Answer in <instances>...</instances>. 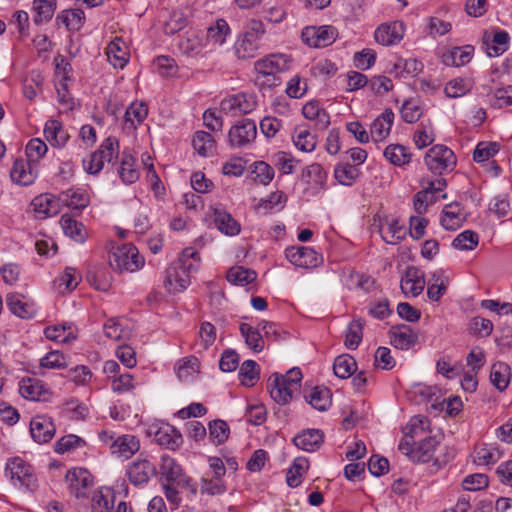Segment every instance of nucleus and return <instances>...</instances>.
Listing matches in <instances>:
<instances>
[{"mask_svg":"<svg viewBox=\"0 0 512 512\" xmlns=\"http://www.w3.org/2000/svg\"><path fill=\"white\" fill-rule=\"evenodd\" d=\"M334 175L340 184L349 186L359 177L360 170L356 165L343 164L335 167Z\"/></svg>","mask_w":512,"mask_h":512,"instance_id":"nucleus-48","label":"nucleus"},{"mask_svg":"<svg viewBox=\"0 0 512 512\" xmlns=\"http://www.w3.org/2000/svg\"><path fill=\"white\" fill-rule=\"evenodd\" d=\"M363 322L360 319L353 320L349 326L345 338V346L349 350H355L359 346L363 337Z\"/></svg>","mask_w":512,"mask_h":512,"instance_id":"nucleus-51","label":"nucleus"},{"mask_svg":"<svg viewBox=\"0 0 512 512\" xmlns=\"http://www.w3.org/2000/svg\"><path fill=\"white\" fill-rule=\"evenodd\" d=\"M439 443L435 437H427L421 440L415 449L413 455L414 462L427 463L430 460H434L435 451L438 447Z\"/></svg>","mask_w":512,"mask_h":512,"instance_id":"nucleus-30","label":"nucleus"},{"mask_svg":"<svg viewBox=\"0 0 512 512\" xmlns=\"http://www.w3.org/2000/svg\"><path fill=\"white\" fill-rule=\"evenodd\" d=\"M394 119L391 109H385L371 124L370 135L375 142L384 140L390 133Z\"/></svg>","mask_w":512,"mask_h":512,"instance_id":"nucleus-21","label":"nucleus"},{"mask_svg":"<svg viewBox=\"0 0 512 512\" xmlns=\"http://www.w3.org/2000/svg\"><path fill=\"white\" fill-rule=\"evenodd\" d=\"M65 479L69 484L70 493L76 498L84 497V490L92 484L91 475L82 468L69 470L66 473Z\"/></svg>","mask_w":512,"mask_h":512,"instance_id":"nucleus-14","label":"nucleus"},{"mask_svg":"<svg viewBox=\"0 0 512 512\" xmlns=\"http://www.w3.org/2000/svg\"><path fill=\"white\" fill-rule=\"evenodd\" d=\"M154 439L159 445L172 451L183 444L181 432L170 424L160 426L155 432Z\"/></svg>","mask_w":512,"mask_h":512,"instance_id":"nucleus-16","label":"nucleus"},{"mask_svg":"<svg viewBox=\"0 0 512 512\" xmlns=\"http://www.w3.org/2000/svg\"><path fill=\"white\" fill-rule=\"evenodd\" d=\"M479 243V236L472 230L460 233L452 242V246L459 250H473Z\"/></svg>","mask_w":512,"mask_h":512,"instance_id":"nucleus-55","label":"nucleus"},{"mask_svg":"<svg viewBox=\"0 0 512 512\" xmlns=\"http://www.w3.org/2000/svg\"><path fill=\"white\" fill-rule=\"evenodd\" d=\"M6 304L14 315L22 319H31L36 314L33 303L23 301V296L18 293H9L6 296Z\"/></svg>","mask_w":512,"mask_h":512,"instance_id":"nucleus-20","label":"nucleus"},{"mask_svg":"<svg viewBox=\"0 0 512 512\" xmlns=\"http://www.w3.org/2000/svg\"><path fill=\"white\" fill-rule=\"evenodd\" d=\"M380 234L387 244L396 245L404 239L406 231L398 220H392L386 229L380 230Z\"/></svg>","mask_w":512,"mask_h":512,"instance_id":"nucleus-50","label":"nucleus"},{"mask_svg":"<svg viewBox=\"0 0 512 512\" xmlns=\"http://www.w3.org/2000/svg\"><path fill=\"white\" fill-rule=\"evenodd\" d=\"M431 280L433 283L428 285L427 296L432 301H438L447 289L446 283L441 279L438 272L432 274Z\"/></svg>","mask_w":512,"mask_h":512,"instance_id":"nucleus-61","label":"nucleus"},{"mask_svg":"<svg viewBox=\"0 0 512 512\" xmlns=\"http://www.w3.org/2000/svg\"><path fill=\"white\" fill-rule=\"evenodd\" d=\"M161 470L167 482L176 483L181 487H188L190 485V478L184 474L181 466L174 459L163 457Z\"/></svg>","mask_w":512,"mask_h":512,"instance_id":"nucleus-18","label":"nucleus"},{"mask_svg":"<svg viewBox=\"0 0 512 512\" xmlns=\"http://www.w3.org/2000/svg\"><path fill=\"white\" fill-rule=\"evenodd\" d=\"M338 36V30L331 25L308 26L302 30L301 38L312 48H324L333 44Z\"/></svg>","mask_w":512,"mask_h":512,"instance_id":"nucleus-3","label":"nucleus"},{"mask_svg":"<svg viewBox=\"0 0 512 512\" xmlns=\"http://www.w3.org/2000/svg\"><path fill=\"white\" fill-rule=\"evenodd\" d=\"M64 233L78 243L86 240V230L81 222L76 221L72 216L64 214L60 220Z\"/></svg>","mask_w":512,"mask_h":512,"instance_id":"nucleus-29","label":"nucleus"},{"mask_svg":"<svg viewBox=\"0 0 512 512\" xmlns=\"http://www.w3.org/2000/svg\"><path fill=\"white\" fill-rule=\"evenodd\" d=\"M465 218H460L459 203H450L442 211L441 225L446 230H456Z\"/></svg>","mask_w":512,"mask_h":512,"instance_id":"nucleus-36","label":"nucleus"},{"mask_svg":"<svg viewBox=\"0 0 512 512\" xmlns=\"http://www.w3.org/2000/svg\"><path fill=\"white\" fill-rule=\"evenodd\" d=\"M509 39V34L504 30H496L493 36L487 31L483 34V42L490 57L502 55L508 49Z\"/></svg>","mask_w":512,"mask_h":512,"instance_id":"nucleus-19","label":"nucleus"},{"mask_svg":"<svg viewBox=\"0 0 512 512\" xmlns=\"http://www.w3.org/2000/svg\"><path fill=\"white\" fill-rule=\"evenodd\" d=\"M109 263L114 270L134 272L143 266L144 259L134 245L124 244L112 252Z\"/></svg>","mask_w":512,"mask_h":512,"instance_id":"nucleus-1","label":"nucleus"},{"mask_svg":"<svg viewBox=\"0 0 512 512\" xmlns=\"http://www.w3.org/2000/svg\"><path fill=\"white\" fill-rule=\"evenodd\" d=\"M6 476H9L15 484L29 485L32 477L31 466L20 457L10 459L5 468Z\"/></svg>","mask_w":512,"mask_h":512,"instance_id":"nucleus-13","label":"nucleus"},{"mask_svg":"<svg viewBox=\"0 0 512 512\" xmlns=\"http://www.w3.org/2000/svg\"><path fill=\"white\" fill-rule=\"evenodd\" d=\"M424 161L428 169L438 175H441L445 171L453 170L456 165L454 152L444 145L431 147L427 151Z\"/></svg>","mask_w":512,"mask_h":512,"instance_id":"nucleus-2","label":"nucleus"},{"mask_svg":"<svg viewBox=\"0 0 512 512\" xmlns=\"http://www.w3.org/2000/svg\"><path fill=\"white\" fill-rule=\"evenodd\" d=\"M474 47L465 45L463 47H454L442 56V62L447 66H463L471 60Z\"/></svg>","mask_w":512,"mask_h":512,"instance_id":"nucleus-27","label":"nucleus"},{"mask_svg":"<svg viewBox=\"0 0 512 512\" xmlns=\"http://www.w3.org/2000/svg\"><path fill=\"white\" fill-rule=\"evenodd\" d=\"M287 201L286 195L282 191L271 193L267 199H262L257 208L264 209L265 213L271 212L274 209L281 210Z\"/></svg>","mask_w":512,"mask_h":512,"instance_id":"nucleus-56","label":"nucleus"},{"mask_svg":"<svg viewBox=\"0 0 512 512\" xmlns=\"http://www.w3.org/2000/svg\"><path fill=\"white\" fill-rule=\"evenodd\" d=\"M357 370L356 360L349 354H342L335 358L333 371L341 379L351 377Z\"/></svg>","mask_w":512,"mask_h":512,"instance_id":"nucleus-32","label":"nucleus"},{"mask_svg":"<svg viewBox=\"0 0 512 512\" xmlns=\"http://www.w3.org/2000/svg\"><path fill=\"white\" fill-rule=\"evenodd\" d=\"M240 332L245 338L246 344L255 352H261L264 348V340L258 329L247 323L240 325Z\"/></svg>","mask_w":512,"mask_h":512,"instance_id":"nucleus-44","label":"nucleus"},{"mask_svg":"<svg viewBox=\"0 0 512 512\" xmlns=\"http://www.w3.org/2000/svg\"><path fill=\"white\" fill-rule=\"evenodd\" d=\"M84 19V12L81 9H69L62 11L56 17V23L63 24L68 30L77 31L81 28Z\"/></svg>","mask_w":512,"mask_h":512,"instance_id":"nucleus-34","label":"nucleus"},{"mask_svg":"<svg viewBox=\"0 0 512 512\" xmlns=\"http://www.w3.org/2000/svg\"><path fill=\"white\" fill-rule=\"evenodd\" d=\"M121 38H115L107 47V56L114 67L123 68L128 62V53Z\"/></svg>","mask_w":512,"mask_h":512,"instance_id":"nucleus-35","label":"nucleus"},{"mask_svg":"<svg viewBox=\"0 0 512 512\" xmlns=\"http://www.w3.org/2000/svg\"><path fill=\"white\" fill-rule=\"evenodd\" d=\"M229 426L224 420H213L209 423V435L216 445L223 444L229 436Z\"/></svg>","mask_w":512,"mask_h":512,"instance_id":"nucleus-54","label":"nucleus"},{"mask_svg":"<svg viewBox=\"0 0 512 512\" xmlns=\"http://www.w3.org/2000/svg\"><path fill=\"white\" fill-rule=\"evenodd\" d=\"M10 175L14 182L24 186L33 183L36 176L33 170V163L28 159L15 160Z\"/></svg>","mask_w":512,"mask_h":512,"instance_id":"nucleus-25","label":"nucleus"},{"mask_svg":"<svg viewBox=\"0 0 512 512\" xmlns=\"http://www.w3.org/2000/svg\"><path fill=\"white\" fill-rule=\"evenodd\" d=\"M257 135V127L253 120L244 118L231 127L228 133L232 147H243L253 142Z\"/></svg>","mask_w":512,"mask_h":512,"instance_id":"nucleus-6","label":"nucleus"},{"mask_svg":"<svg viewBox=\"0 0 512 512\" xmlns=\"http://www.w3.org/2000/svg\"><path fill=\"white\" fill-rule=\"evenodd\" d=\"M389 335L390 343L401 350L410 349L418 340V335L406 324L392 326Z\"/></svg>","mask_w":512,"mask_h":512,"instance_id":"nucleus-12","label":"nucleus"},{"mask_svg":"<svg viewBox=\"0 0 512 512\" xmlns=\"http://www.w3.org/2000/svg\"><path fill=\"white\" fill-rule=\"evenodd\" d=\"M178 46L182 53L188 56H196L201 52L202 40L194 32H191L187 33L186 36L179 41Z\"/></svg>","mask_w":512,"mask_h":512,"instance_id":"nucleus-52","label":"nucleus"},{"mask_svg":"<svg viewBox=\"0 0 512 512\" xmlns=\"http://www.w3.org/2000/svg\"><path fill=\"white\" fill-rule=\"evenodd\" d=\"M324 441V433L320 429H307L293 438L294 445L307 452L318 450Z\"/></svg>","mask_w":512,"mask_h":512,"instance_id":"nucleus-17","label":"nucleus"},{"mask_svg":"<svg viewBox=\"0 0 512 512\" xmlns=\"http://www.w3.org/2000/svg\"><path fill=\"white\" fill-rule=\"evenodd\" d=\"M56 9V0H34L33 10L35 15L33 21L36 25L48 22L52 19Z\"/></svg>","mask_w":512,"mask_h":512,"instance_id":"nucleus-33","label":"nucleus"},{"mask_svg":"<svg viewBox=\"0 0 512 512\" xmlns=\"http://www.w3.org/2000/svg\"><path fill=\"white\" fill-rule=\"evenodd\" d=\"M422 116V110L420 106L412 101L407 100L403 103L401 108V117L406 123H415Z\"/></svg>","mask_w":512,"mask_h":512,"instance_id":"nucleus-63","label":"nucleus"},{"mask_svg":"<svg viewBox=\"0 0 512 512\" xmlns=\"http://www.w3.org/2000/svg\"><path fill=\"white\" fill-rule=\"evenodd\" d=\"M59 201L70 208L83 210L89 204V195L80 189H68L60 194Z\"/></svg>","mask_w":512,"mask_h":512,"instance_id":"nucleus-28","label":"nucleus"},{"mask_svg":"<svg viewBox=\"0 0 512 512\" xmlns=\"http://www.w3.org/2000/svg\"><path fill=\"white\" fill-rule=\"evenodd\" d=\"M404 36L402 22L394 21L383 23L374 32L375 41L383 46H391L399 43Z\"/></svg>","mask_w":512,"mask_h":512,"instance_id":"nucleus-10","label":"nucleus"},{"mask_svg":"<svg viewBox=\"0 0 512 512\" xmlns=\"http://www.w3.org/2000/svg\"><path fill=\"white\" fill-rule=\"evenodd\" d=\"M187 19L182 11H173L164 25V32L168 35L179 32L187 25Z\"/></svg>","mask_w":512,"mask_h":512,"instance_id":"nucleus-57","label":"nucleus"},{"mask_svg":"<svg viewBox=\"0 0 512 512\" xmlns=\"http://www.w3.org/2000/svg\"><path fill=\"white\" fill-rule=\"evenodd\" d=\"M267 389L271 398L280 405L287 404L292 399L293 389L288 386L281 374L274 373L268 379Z\"/></svg>","mask_w":512,"mask_h":512,"instance_id":"nucleus-15","label":"nucleus"},{"mask_svg":"<svg viewBox=\"0 0 512 512\" xmlns=\"http://www.w3.org/2000/svg\"><path fill=\"white\" fill-rule=\"evenodd\" d=\"M59 199L56 200L52 194L45 193L36 196L31 206L40 218L56 215L59 212Z\"/></svg>","mask_w":512,"mask_h":512,"instance_id":"nucleus-23","label":"nucleus"},{"mask_svg":"<svg viewBox=\"0 0 512 512\" xmlns=\"http://www.w3.org/2000/svg\"><path fill=\"white\" fill-rule=\"evenodd\" d=\"M308 467L309 464L306 458H296L292 466L287 471L286 482L288 486L292 488L298 487L302 482V473L305 472Z\"/></svg>","mask_w":512,"mask_h":512,"instance_id":"nucleus-43","label":"nucleus"},{"mask_svg":"<svg viewBox=\"0 0 512 512\" xmlns=\"http://www.w3.org/2000/svg\"><path fill=\"white\" fill-rule=\"evenodd\" d=\"M259 374V365L254 360H246L240 367L239 379L241 384L251 387L259 379Z\"/></svg>","mask_w":512,"mask_h":512,"instance_id":"nucleus-46","label":"nucleus"},{"mask_svg":"<svg viewBox=\"0 0 512 512\" xmlns=\"http://www.w3.org/2000/svg\"><path fill=\"white\" fill-rule=\"evenodd\" d=\"M285 254L292 264L301 268H314L321 260L320 255L315 250L305 246L289 247Z\"/></svg>","mask_w":512,"mask_h":512,"instance_id":"nucleus-9","label":"nucleus"},{"mask_svg":"<svg viewBox=\"0 0 512 512\" xmlns=\"http://www.w3.org/2000/svg\"><path fill=\"white\" fill-rule=\"evenodd\" d=\"M177 265L187 273L195 272L200 265L199 253L193 248H186L178 258Z\"/></svg>","mask_w":512,"mask_h":512,"instance_id":"nucleus-47","label":"nucleus"},{"mask_svg":"<svg viewBox=\"0 0 512 512\" xmlns=\"http://www.w3.org/2000/svg\"><path fill=\"white\" fill-rule=\"evenodd\" d=\"M258 44L255 38H251L250 34H243L235 44V52L239 59H250L256 56Z\"/></svg>","mask_w":512,"mask_h":512,"instance_id":"nucleus-42","label":"nucleus"},{"mask_svg":"<svg viewBox=\"0 0 512 512\" xmlns=\"http://www.w3.org/2000/svg\"><path fill=\"white\" fill-rule=\"evenodd\" d=\"M253 174H255V180L263 185L269 184L274 177L273 168L263 161L254 163Z\"/></svg>","mask_w":512,"mask_h":512,"instance_id":"nucleus-64","label":"nucleus"},{"mask_svg":"<svg viewBox=\"0 0 512 512\" xmlns=\"http://www.w3.org/2000/svg\"><path fill=\"white\" fill-rule=\"evenodd\" d=\"M498 149L499 145L495 142H480L473 152V159L476 162H484L493 157L498 152Z\"/></svg>","mask_w":512,"mask_h":512,"instance_id":"nucleus-60","label":"nucleus"},{"mask_svg":"<svg viewBox=\"0 0 512 512\" xmlns=\"http://www.w3.org/2000/svg\"><path fill=\"white\" fill-rule=\"evenodd\" d=\"M257 97L250 93H238L223 99L220 109L226 114L236 116L238 114H249L257 107Z\"/></svg>","mask_w":512,"mask_h":512,"instance_id":"nucleus-4","label":"nucleus"},{"mask_svg":"<svg viewBox=\"0 0 512 512\" xmlns=\"http://www.w3.org/2000/svg\"><path fill=\"white\" fill-rule=\"evenodd\" d=\"M308 403L319 411H325L331 404L330 390L327 388L315 387L308 395H305Z\"/></svg>","mask_w":512,"mask_h":512,"instance_id":"nucleus-37","label":"nucleus"},{"mask_svg":"<svg viewBox=\"0 0 512 512\" xmlns=\"http://www.w3.org/2000/svg\"><path fill=\"white\" fill-rule=\"evenodd\" d=\"M429 420L422 415H416L410 419L403 429L406 438L414 440L416 437L423 434L429 428Z\"/></svg>","mask_w":512,"mask_h":512,"instance_id":"nucleus-45","label":"nucleus"},{"mask_svg":"<svg viewBox=\"0 0 512 512\" xmlns=\"http://www.w3.org/2000/svg\"><path fill=\"white\" fill-rule=\"evenodd\" d=\"M384 157L393 165L402 166L411 161L408 149L400 144H391L384 150Z\"/></svg>","mask_w":512,"mask_h":512,"instance_id":"nucleus-38","label":"nucleus"},{"mask_svg":"<svg viewBox=\"0 0 512 512\" xmlns=\"http://www.w3.org/2000/svg\"><path fill=\"white\" fill-rule=\"evenodd\" d=\"M511 369L504 362H496L491 367V383L499 390L504 391L510 383Z\"/></svg>","mask_w":512,"mask_h":512,"instance_id":"nucleus-31","label":"nucleus"},{"mask_svg":"<svg viewBox=\"0 0 512 512\" xmlns=\"http://www.w3.org/2000/svg\"><path fill=\"white\" fill-rule=\"evenodd\" d=\"M301 177L307 184H309L310 182H313L316 185L323 187L324 183L326 181L327 174L320 164L313 163V164L307 166L302 171Z\"/></svg>","mask_w":512,"mask_h":512,"instance_id":"nucleus-53","label":"nucleus"},{"mask_svg":"<svg viewBox=\"0 0 512 512\" xmlns=\"http://www.w3.org/2000/svg\"><path fill=\"white\" fill-rule=\"evenodd\" d=\"M226 277L230 283L244 286L252 283L256 279L257 274L251 269L236 266L228 270Z\"/></svg>","mask_w":512,"mask_h":512,"instance_id":"nucleus-40","label":"nucleus"},{"mask_svg":"<svg viewBox=\"0 0 512 512\" xmlns=\"http://www.w3.org/2000/svg\"><path fill=\"white\" fill-rule=\"evenodd\" d=\"M292 59L285 54H271L255 62L254 68L259 76L270 77L290 69Z\"/></svg>","mask_w":512,"mask_h":512,"instance_id":"nucleus-5","label":"nucleus"},{"mask_svg":"<svg viewBox=\"0 0 512 512\" xmlns=\"http://www.w3.org/2000/svg\"><path fill=\"white\" fill-rule=\"evenodd\" d=\"M295 146L304 152H311L316 147V138L308 130H301L293 137Z\"/></svg>","mask_w":512,"mask_h":512,"instance_id":"nucleus-62","label":"nucleus"},{"mask_svg":"<svg viewBox=\"0 0 512 512\" xmlns=\"http://www.w3.org/2000/svg\"><path fill=\"white\" fill-rule=\"evenodd\" d=\"M47 150L48 147L44 141L39 138H33L26 146L27 159L32 163H37L46 154Z\"/></svg>","mask_w":512,"mask_h":512,"instance_id":"nucleus-59","label":"nucleus"},{"mask_svg":"<svg viewBox=\"0 0 512 512\" xmlns=\"http://www.w3.org/2000/svg\"><path fill=\"white\" fill-rule=\"evenodd\" d=\"M127 476L133 485L147 483L157 473L156 465L148 458L140 455L127 467Z\"/></svg>","mask_w":512,"mask_h":512,"instance_id":"nucleus-7","label":"nucleus"},{"mask_svg":"<svg viewBox=\"0 0 512 512\" xmlns=\"http://www.w3.org/2000/svg\"><path fill=\"white\" fill-rule=\"evenodd\" d=\"M230 33L228 23L224 19H217L207 29V39L214 44L221 45L225 42L227 35Z\"/></svg>","mask_w":512,"mask_h":512,"instance_id":"nucleus-49","label":"nucleus"},{"mask_svg":"<svg viewBox=\"0 0 512 512\" xmlns=\"http://www.w3.org/2000/svg\"><path fill=\"white\" fill-rule=\"evenodd\" d=\"M425 284L424 272L416 266H408L401 277V290L405 296L417 297L424 290Z\"/></svg>","mask_w":512,"mask_h":512,"instance_id":"nucleus-8","label":"nucleus"},{"mask_svg":"<svg viewBox=\"0 0 512 512\" xmlns=\"http://www.w3.org/2000/svg\"><path fill=\"white\" fill-rule=\"evenodd\" d=\"M213 218L215 226L221 233L228 236H235L240 233V224L225 210L215 208Z\"/></svg>","mask_w":512,"mask_h":512,"instance_id":"nucleus-26","label":"nucleus"},{"mask_svg":"<svg viewBox=\"0 0 512 512\" xmlns=\"http://www.w3.org/2000/svg\"><path fill=\"white\" fill-rule=\"evenodd\" d=\"M148 115L147 105L143 102L132 103L125 112L126 122H130L135 127V121L140 124Z\"/></svg>","mask_w":512,"mask_h":512,"instance_id":"nucleus-58","label":"nucleus"},{"mask_svg":"<svg viewBox=\"0 0 512 512\" xmlns=\"http://www.w3.org/2000/svg\"><path fill=\"white\" fill-rule=\"evenodd\" d=\"M111 448L113 454L129 459L139 450L140 443L133 435H122L113 442Z\"/></svg>","mask_w":512,"mask_h":512,"instance_id":"nucleus-24","label":"nucleus"},{"mask_svg":"<svg viewBox=\"0 0 512 512\" xmlns=\"http://www.w3.org/2000/svg\"><path fill=\"white\" fill-rule=\"evenodd\" d=\"M215 140L212 135L205 131H197L194 135L192 145L197 153L207 157L215 148Z\"/></svg>","mask_w":512,"mask_h":512,"instance_id":"nucleus-41","label":"nucleus"},{"mask_svg":"<svg viewBox=\"0 0 512 512\" xmlns=\"http://www.w3.org/2000/svg\"><path fill=\"white\" fill-rule=\"evenodd\" d=\"M55 431L53 421L45 415H37L30 422L31 436L39 444L48 443L54 437Z\"/></svg>","mask_w":512,"mask_h":512,"instance_id":"nucleus-11","label":"nucleus"},{"mask_svg":"<svg viewBox=\"0 0 512 512\" xmlns=\"http://www.w3.org/2000/svg\"><path fill=\"white\" fill-rule=\"evenodd\" d=\"M134 164V157L130 154L123 152L121 165L118 169V173L125 184H132L139 178V172L134 168Z\"/></svg>","mask_w":512,"mask_h":512,"instance_id":"nucleus-39","label":"nucleus"},{"mask_svg":"<svg viewBox=\"0 0 512 512\" xmlns=\"http://www.w3.org/2000/svg\"><path fill=\"white\" fill-rule=\"evenodd\" d=\"M164 284L170 292H181L190 284V274L182 270L178 265L171 266L167 270Z\"/></svg>","mask_w":512,"mask_h":512,"instance_id":"nucleus-22","label":"nucleus"}]
</instances>
